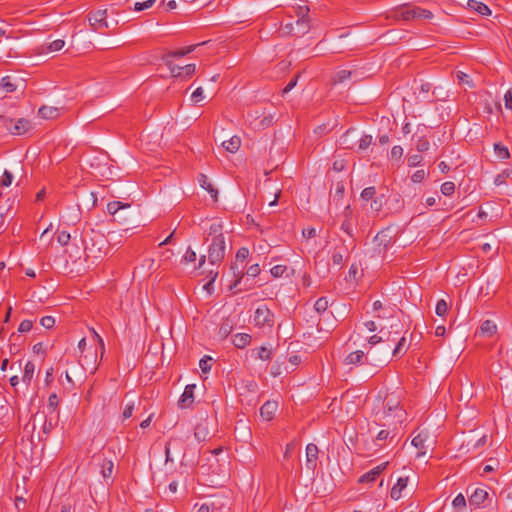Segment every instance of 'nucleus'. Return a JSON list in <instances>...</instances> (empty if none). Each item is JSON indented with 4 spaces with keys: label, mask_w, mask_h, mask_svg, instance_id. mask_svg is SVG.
Returning a JSON list of instances; mask_svg holds the SVG:
<instances>
[{
    "label": "nucleus",
    "mask_w": 512,
    "mask_h": 512,
    "mask_svg": "<svg viewBox=\"0 0 512 512\" xmlns=\"http://www.w3.org/2000/svg\"><path fill=\"white\" fill-rule=\"evenodd\" d=\"M3 127L15 136L24 135L33 128L30 120L26 118H19L16 121L12 118L3 119Z\"/></svg>",
    "instance_id": "nucleus-4"
},
{
    "label": "nucleus",
    "mask_w": 512,
    "mask_h": 512,
    "mask_svg": "<svg viewBox=\"0 0 512 512\" xmlns=\"http://www.w3.org/2000/svg\"><path fill=\"white\" fill-rule=\"evenodd\" d=\"M482 335L491 337L497 332V325L491 320H485L480 326Z\"/></svg>",
    "instance_id": "nucleus-27"
},
{
    "label": "nucleus",
    "mask_w": 512,
    "mask_h": 512,
    "mask_svg": "<svg viewBox=\"0 0 512 512\" xmlns=\"http://www.w3.org/2000/svg\"><path fill=\"white\" fill-rule=\"evenodd\" d=\"M13 181V175L10 171L4 170L2 179L0 181L1 187H9L12 184Z\"/></svg>",
    "instance_id": "nucleus-48"
},
{
    "label": "nucleus",
    "mask_w": 512,
    "mask_h": 512,
    "mask_svg": "<svg viewBox=\"0 0 512 512\" xmlns=\"http://www.w3.org/2000/svg\"><path fill=\"white\" fill-rule=\"evenodd\" d=\"M287 267L285 265H275L271 268L270 272L273 277L278 278L283 276V274L286 272Z\"/></svg>",
    "instance_id": "nucleus-51"
},
{
    "label": "nucleus",
    "mask_w": 512,
    "mask_h": 512,
    "mask_svg": "<svg viewBox=\"0 0 512 512\" xmlns=\"http://www.w3.org/2000/svg\"><path fill=\"white\" fill-rule=\"evenodd\" d=\"M251 336L247 333H238L233 337V344L236 348H245L251 342Z\"/></svg>",
    "instance_id": "nucleus-25"
},
{
    "label": "nucleus",
    "mask_w": 512,
    "mask_h": 512,
    "mask_svg": "<svg viewBox=\"0 0 512 512\" xmlns=\"http://www.w3.org/2000/svg\"><path fill=\"white\" fill-rule=\"evenodd\" d=\"M131 207L128 203H123L120 201H111L107 204V211L110 215L114 217L115 221L122 222L126 221V217H122L118 215V212L122 209H129Z\"/></svg>",
    "instance_id": "nucleus-13"
},
{
    "label": "nucleus",
    "mask_w": 512,
    "mask_h": 512,
    "mask_svg": "<svg viewBox=\"0 0 512 512\" xmlns=\"http://www.w3.org/2000/svg\"><path fill=\"white\" fill-rule=\"evenodd\" d=\"M209 235L213 236L212 243L208 249V261L215 265L222 262L225 257V237L220 223H212L209 228Z\"/></svg>",
    "instance_id": "nucleus-2"
},
{
    "label": "nucleus",
    "mask_w": 512,
    "mask_h": 512,
    "mask_svg": "<svg viewBox=\"0 0 512 512\" xmlns=\"http://www.w3.org/2000/svg\"><path fill=\"white\" fill-rule=\"evenodd\" d=\"M65 45V42L64 40L62 39H57V40H54L52 42H50L47 46V52H56V51H59L61 50Z\"/></svg>",
    "instance_id": "nucleus-45"
},
{
    "label": "nucleus",
    "mask_w": 512,
    "mask_h": 512,
    "mask_svg": "<svg viewBox=\"0 0 512 512\" xmlns=\"http://www.w3.org/2000/svg\"><path fill=\"white\" fill-rule=\"evenodd\" d=\"M40 324L46 329H51L55 324V319L52 316H44L40 319Z\"/></svg>",
    "instance_id": "nucleus-57"
},
{
    "label": "nucleus",
    "mask_w": 512,
    "mask_h": 512,
    "mask_svg": "<svg viewBox=\"0 0 512 512\" xmlns=\"http://www.w3.org/2000/svg\"><path fill=\"white\" fill-rule=\"evenodd\" d=\"M328 307L329 301L326 297L319 298L314 304V309L320 316L324 315L327 312Z\"/></svg>",
    "instance_id": "nucleus-34"
},
{
    "label": "nucleus",
    "mask_w": 512,
    "mask_h": 512,
    "mask_svg": "<svg viewBox=\"0 0 512 512\" xmlns=\"http://www.w3.org/2000/svg\"><path fill=\"white\" fill-rule=\"evenodd\" d=\"M372 136L365 134L360 136L359 135V141L357 143V149L358 150H365L372 144Z\"/></svg>",
    "instance_id": "nucleus-40"
},
{
    "label": "nucleus",
    "mask_w": 512,
    "mask_h": 512,
    "mask_svg": "<svg viewBox=\"0 0 512 512\" xmlns=\"http://www.w3.org/2000/svg\"><path fill=\"white\" fill-rule=\"evenodd\" d=\"M222 146L231 153H235L239 150L241 146V139L238 136H233L229 140L224 141Z\"/></svg>",
    "instance_id": "nucleus-26"
},
{
    "label": "nucleus",
    "mask_w": 512,
    "mask_h": 512,
    "mask_svg": "<svg viewBox=\"0 0 512 512\" xmlns=\"http://www.w3.org/2000/svg\"><path fill=\"white\" fill-rule=\"evenodd\" d=\"M211 361H212V358L209 356H204L199 361V367L203 373H208L211 370V366H212Z\"/></svg>",
    "instance_id": "nucleus-47"
},
{
    "label": "nucleus",
    "mask_w": 512,
    "mask_h": 512,
    "mask_svg": "<svg viewBox=\"0 0 512 512\" xmlns=\"http://www.w3.org/2000/svg\"><path fill=\"white\" fill-rule=\"evenodd\" d=\"M277 409L278 403L276 401L268 400L261 406L260 415L264 420L270 421L273 419Z\"/></svg>",
    "instance_id": "nucleus-19"
},
{
    "label": "nucleus",
    "mask_w": 512,
    "mask_h": 512,
    "mask_svg": "<svg viewBox=\"0 0 512 512\" xmlns=\"http://www.w3.org/2000/svg\"><path fill=\"white\" fill-rule=\"evenodd\" d=\"M504 102L506 109L512 110V88L505 93Z\"/></svg>",
    "instance_id": "nucleus-64"
},
{
    "label": "nucleus",
    "mask_w": 512,
    "mask_h": 512,
    "mask_svg": "<svg viewBox=\"0 0 512 512\" xmlns=\"http://www.w3.org/2000/svg\"><path fill=\"white\" fill-rule=\"evenodd\" d=\"M359 141V133L357 129L350 128L344 134L341 135L339 139L340 147L343 149L354 150L357 148V143Z\"/></svg>",
    "instance_id": "nucleus-8"
},
{
    "label": "nucleus",
    "mask_w": 512,
    "mask_h": 512,
    "mask_svg": "<svg viewBox=\"0 0 512 512\" xmlns=\"http://www.w3.org/2000/svg\"><path fill=\"white\" fill-rule=\"evenodd\" d=\"M94 461L95 465L100 469V474L103 476V478L112 477L114 470V463L112 462V460L102 457H96L94 458Z\"/></svg>",
    "instance_id": "nucleus-14"
},
{
    "label": "nucleus",
    "mask_w": 512,
    "mask_h": 512,
    "mask_svg": "<svg viewBox=\"0 0 512 512\" xmlns=\"http://www.w3.org/2000/svg\"><path fill=\"white\" fill-rule=\"evenodd\" d=\"M34 372H35V365H34V363L31 362V361H28L25 364L24 373H23V376H22V381L26 385H30V383H31V381L33 379V376H34Z\"/></svg>",
    "instance_id": "nucleus-28"
},
{
    "label": "nucleus",
    "mask_w": 512,
    "mask_h": 512,
    "mask_svg": "<svg viewBox=\"0 0 512 512\" xmlns=\"http://www.w3.org/2000/svg\"><path fill=\"white\" fill-rule=\"evenodd\" d=\"M395 342H396V346L393 350V356L403 355L408 348V346L406 345V338L404 336H402Z\"/></svg>",
    "instance_id": "nucleus-36"
},
{
    "label": "nucleus",
    "mask_w": 512,
    "mask_h": 512,
    "mask_svg": "<svg viewBox=\"0 0 512 512\" xmlns=\"http://www.w3.org/2000/svg\"><path fill=\"white\" fill-rule=\"evenodd\" d=\"M389 462H382L375 467L364 473L358 480H377V478H384V471L388 468Z\"/></svg>",
    "instance_id": "nucleus-10"
},
{
    "label": "nucleus",
    "mask_w": 512,
    "mask_h": 512,
    "mask_svg": "<svg viewBox=\"0 0 512 512\" xmlns=\"http://www.w3.org/2000/svg\"><path fill=\"white\" fill-rule=\"evenodd\" d=\"M500 463L497 459H489L486 464H481L474 470V477H485L488 473L497 471Z\"/></svg>",
    "instance_id": "nucleus-11"
},
{
    "label": "nucleus",
    "mask_w": 512,
    "mask_h": 512,
    "mask_svg": "<svg viewBox=\"0 0 512 512\" xmlns=\"http://www.w3.org/2000/svg\"><path fill=\"white\" fill-rule=\"evenodd\" d=\"M382 419H386L383 426H393V430H398L407 419V412L400 405L398 397L393 394L386 396L383 401Z\"/></svg>",
    "instance_id": "nucleus-1"
},
{
    "label": "nucleus",
    "mask_w": 512,
    "mask_h": 512,
    "mask_svg": "<svg viewBox=\"0 0 512 512\" xmlns=\"http://www.w3.org/2000/svg\"><path fill=\"white\" fill-rule=\"evenodd\" d=\"M84 242L86 258L101 259L109 248L106 237L99 232L93 231V236L90 238L89 242L86 240Z\"/></svg>",
    "instance_id": "nucleus-3"
},
{
    "label": "nucleus",
    "mask_w": 512,
    "mask_h": 512,
    "mask_svg": "<svg viewBox=\"0 0 512 512\" xmlns=\"http://www.w3.org/2000/svg\"><path fill=\"white\" fill-rule=\"evenodd\" d=\"M396 431L397 430H393V428L391 430L383 429L377 434L376 440L381 442L390 439V441H392L397 436Z\"/></svg>",
    "instance_id": "nucleus-38"
},
{
    "label": "nucleus",
    "mask_w": 512,
    "mask_h": 512,
    "mask_svg": "<svg viewBox=\"0 0 512 512\" xmlns=\"http://www.w3.org/2000/svg\"><path fill=\"white\" fill-rule=\"evenodd\" d=\"M59 404V398L58 396L53 393L48 398V409L51 410V412H54Z\"/></svg>",
    "instance_id": "nucleus-55"
},
{
    "label": "nucleus",
    "mask_w": 512,
    "mask_h": 512,
    "mask_svg": "<svg viewBox=\"0 0 512 512\" xmlns=\"http://www.w3.org/2000/svg\"><path fill=\"white\" fill-rule=\"evenodd\" d=\"M91 29L95 32L102 30L103 28H109L107 22V10H97L91 12L87 16Z\"/></svg>",
    "instance_id": "nucleus-7"
},
{
    "label": "nucleus",
    "mask_w": 512,
    "mask_h": 512,
    "mask_svg": "<svg viewBox=\"0 0 512 512\" xmlns=\"http://www.w3.org/2000/svg\"><path fill=\"white\" fill-rule=\"evenodd\" d=\"M71 236L66 231H60L57 235V241L60 245L65 246L69 243Z\"/></svg>",
    "instance_id": "nucleus-52"
},
{
    "label": "nucleus",
    "mask_w": 512,
    "mask_h": 512,
    "mask_svg": "<svg viewBox=\"0 0 512 512\" xmlns=\"http://www.w3.org/2000/svg\"><path fill=\"white\" fill-rule=\"evenodd\" d=\"M364 356L365 354L361 350L353 351L347 355V357L345 358V363L349 365L359 364L362 362Z\"/></svg>",
    "instance_id": "nucleus-31"
},
{
    "label": "nucleus",
    "mask_w": 512,
    "mask_h": 512,
    "mask_svg": "<svg viewBox=\"0 0 512 512\" xmlns=\"http://www.w3.org/2000/svg\"><path fill=\"white\" fill-rule=\"evenodd\" d=\"M196 388L195 384H189L185 387L184 392L182 393L178 405L180 408H189L194 402V390Z\"/></svg>",
    "instance_id": "nucleus-15"
},
{
    "label": "nucleus",
    "mask_w": 512,
    "mask_h": 512,
    "mask_svg": "<svg viewBox=\"0 0 512 512\" xmlns=\"http://www.w3.org/2000/svg\"><path fill=\"white\" fill-rule=\"evenodd\" d=\"M345 216H346V219L342 222L341 224V230L343 232H345L348 236L350 237H353V229H352V223L349 219V216L351 214V209H350V206L348 205L346 208H345Z\"/></svg>",
    "instance_id": "nucleus-29"
},
{
    "label": "nucleus",
    "mask_w": 512,
    "mask_h": 512,
    "mask_svg": "<svg viewBox=\"0 0 512 512\" xmlns=\"http://www.w3.org/2000/svg\"><path fill=\"white\" fill-rule=\"evenodd\" d=\"M319 449L316 444L309 443L306 446V468L314 470L317 466Z\"/></svg>",
    "instance_id": "nucleus-12"
},
{
    "label": "nucleus",
    "mask_w": 512,
    "mask_h": 512,
    "mask_svg": "<svg viewBox=\"0 0 512 512\" xmlns=\"http://www.w3.org/2000/svg\"><path fill=\"white\" fill-rule=\"evenodd\" d=\"M133 411H134V403L133 402H128L125 405L123 413H122L123 419L130 418L133 415Z\"/></svg>",
    "instance_id": "nucleus-62"
},
{
    "label": "nucleus",
    "mask_w": 512,
    "mask_h": 512,
    "mask_svg": "<svg viewBox=\"0 0 512 512\" xmlns=\"http://www.w3.org/2000/svg\"><path fill=\"white\" fill-rule=\"evenodd\" d=\"M423 158L419 154H413L408 157V165L410 167H416L421 164Z\"/></svg>",
    "instance_id": "nucleus-58"
},
{
    "label": "nucleus",
    "mask_w": 512,
    "mask_h": 512,
    "mask_svg": "<svg viewBox=\"0 0 512 512\" xmlns=\"http://www.w3.org/2000/svg\"><path fill=\"white\" fill-rule=\"evenodd\" d=\"M252 352L253 354L256 352V357L263 361L271 359L272 349L267 346H261L256 350H252Z\"/></svg>",
    "instance_id": "nucleus-37"
},
{
    "label": "nucleus",
    "mask_w": 512,
    "mask_h": 512,
    "mask_svg": "<svg viewBox=\"0 0 512 512\" xmlns=\"http://www.w3.org/2000/svg\"><path fill=\"white\" fill-rule=\"evenodd\" d=\"M203 44H205V42H203L201 44L190 45V46L178 49L176 51H168L167 53H165L162 56V61L165 63V65L171 66L173 58H181V57L193 52L197 46L203 45Z\"/></svg>",
    "instance_id": "nucleus-9"
},
{
    "label": "nucleus",
    "mask_w": 512,
    "mask_h": 512,
    "mask_svg": "<svg viewBox=\"0 0 512 512\" xmlns=\"http://www.w3.org/2000/svg\"><path fill=\"white\" fill-rule=\"evenodd\" d=\"M24 484H26V482H24ZM27 493V489H26V486L23 485V486H20L18 483L16 485V489H15V507L17 510H20V503H22L23 505L26 504V498L24 497V495Z\"/></svg>",
    "instance_id": "nucleus-22"
},
{
    "label": "nucleus",
    "mask_w": 512,
    "mask_h": 512,
    "mask_svg": "<svg viewBox=\"0 0 512 512\" xmlns=\"http://www.w3.org/2000/svg\"><path fill=\"white\" fill-rule=\"evenodd\" d=\"M38 114L43 119H55L59 116V109L56 107L42 106L39 108Z\"/></svg>",
    "instance_id": "nucleus-24"
},
{
    "label": "nucleus",
    "mask_w": 512,
    "mask_h": 512,
    "mask_svg": "<svg viewBox=\"0 0 512 512\" xmlns=\"http://www.w3.org/2000/svg\"><path fill=\"white\" fill-rule=\"evenodd\" d=\"M441 193L445 196H449L455 191V184L452 181H446L441 185Z\"/></svg>",
    "instance_id": "nucleus-46"
},
{
    "label": "nucleus",
    "mask_w": 512,
    "mask_h": 512,
    "mask_svg": "<svg viewBox=\"0 0 512 512\" xmlns=\"http://www.w3.org/2000/svg\"><path fill=\"white\" fill-rule=\"evenodd\" d=\"M249 256V249L241 247L236 253V261L244 262Z\"/></svg>",
    "instance_id": "nucleus-60"
},
{
    "label": "nucleus",
    "mask_w": 512,
    "mask_h": 512,
    "mask_svg": "<svg viewBox=\"0 0 512 512\" xmlns=\"http://www.w3.org/2000/svg\"><path fill=\"white\" fill-rule=\"evenodd\" d=\"M433 17L431 11L416 7V18L419 19H430Z\"/></svg>",
    "instance_id": "nucleus-56"
},
{
    "label": "nucleus",
    "mask_w": 512,
    "mask_h": 512,
    "mask_svg": "<svg viewBox=\"0 0 512 512\" xmlns=\"http://www.w3.org/2000/svg\"><path fill=\"white\" fill-rule=\"evenodd\" d=\"M156 0H147V1H144V2H137L135 3V7L134 9L136 11H143L145 9H148L150 7H152V5L154 4Z\"/></svg>",
    "instance_id": "nucleus-59"
},
{
    "label": "nucleus",
    "mask_w": 512,
    "mask_h": 512,
    "mask_svg": "<svg viewBox=\"0 0 512 512\" xmlns=\"http://www.w3.org/2000/svg\"><path fill=\"white\" fill-rule=\"evenodd\" d=\"M447 311H448L447 302L444 299L439 300L435 307V313L438 316L443 317L446 315Z\"/></svg>",
    "instance_id": "nucleus-43"
},
{
    "label": "nucleus",
    "mask_w": 512,
    "mask_h": 512,
    "mask_svg": "<svg viewBox=\"0 0 512 512\" xmlns=\"http://www.w3.org/2000/svg\"><path fill=\"white\" fill-rule=\"evenodd\" d=\"M233 330V326L232 324L229 322V321H224L220 328H219V336L222 338V339H225L226 337H228V335L232 332Z\"/></svg>",
    "instance_id": "nucleus-41"
},
{
    "label": "nucleus",
    "mask_w": 512,
    "mask_h": 512,
    "mask_svg": "<svg viewBox=\"0 0 512 512\" xmlns=\"http://www.w3.org/2000/svg\"><path fill=\"white\" fill-rule=\"evenodd\" d=\"M494 151L498 159L507 160L510 158V152L508 148L501 143L494 144Z\"/></svg>",
    "instance_id": "nucleus-33"
},
{
    "label": "nucleus",
    "mask_w": 512,
    "mask_h": 512,
    "mask_svg": "<svg viewBox=\"0 0 512 512\" xmlns=\"http://www.w3.org/2000/svg\"><path fill=\"white\" fill-rule=\"evenodd\" d=\"M177 69H178L177 76L189 77L195 73L196 66H195V64H188L184 67H177Z\"/></svg>",
    "instance_id": "nucleus-39"
},
{
    "label": "nucleus",
    "mask_w": 512,
    "mask_h": 512,
    "mask_svg": "<svg viewBox=\"0 0 512 512\" xmlns=\"http://www.w3.org/2000/svg\"><path fill=\"white\" fill-rule=\"evenodd\" d=\"M407 482H396L390 491V497L393 500H399L402 497V491L406 488Z\"/></svg>",
    "instance_id": "nucleus-35"
},
{
    "label": "nucleus",
    "mask_w": 512,
    "mask_h": 512,
    "mask_svg": "<svg viewBox=\"0 0 512 512\" xmlns=\"http://www.w3.org/2000/svg\"><path fill=\"white\" fill-rule=\"evenodd\" d=\"M198 181L200 186L205 189L212 198L217 199L218 191L213 187V185L209 182L208 177L205 174H200L198 177Z\"/></svg>",
    "instance_id": "nucleus-21"
},
{
    "label": "nucleus",
    "mask_w": 512,
    "mask_h": 512,
    "mask_svg": "<svg viewBox=\"0 0 512 512\" xmlns=\"http://www.w3.org/2000/svg\"><path fill=\"white\" fill-rule=\"evenodd\" d=\"M403 325L399 320H396L395 322L391 323L390 325V331L392 334L399 336L402 332Z\"/></svg>",
    "instance_id": "nucleus-63"
},
{
    "label": "nucleus",
    "mask_w": 512,
    "mask_h": 512,
    "mask_svg": "<svg viewBox=\"0 0 512 512\" xmlns=\"http://www.w3.org/2000/svg\"><path fill=\"white\" fill-rule=\"evenodd\" d=\"M376 189L374 186L366 187L361 192V199L364 201H369L375 198Z\"/></svg>",
    "instance_id": "nucleus-42"
},
{
    "label": "nucleus",
    "mask_w": 512,
    "mask_h": 512,
    "mask_svg": "<svg viewBox=\"0 0 512 512\" xmlns=\"http://www.w3.org/2000/svg\"><path fill=\"white\" fill-rule=\"evenodd\" d=\"M411 444L416 448V457L426 455L428 448L431 447L433 442L430 439L429 433L426 431H420L417 435L412 438Z\"/></svg>",
    "instance_id": "nucleus-6"
},
{
    "label": "nucleus",
    "mask_w": 512,
    "mask_h": 512,
    "mask_svg": "<svg viewBox=\"0 0 512 512\" xmlns=\"http://www.w3.org/2000/svg\"><path fill=\"white\" fill-rule=\"evenodd\" d=\"M386 234L384 233V231H381L379 232L375 238H374V241L379 245V246H383L384 248H387V246L389 245V242L390 240L389 239H386Z\"/></svg>",
    "instance_id": "nucleus-50"
},
{
    "label": "nucleus",
    "mask_w": 512,
    "mask_h": 512,
    "mask_svg": "<svg viewBox=\"0 0 512 512\" xmlns=\"http://www.w3.org/2000/svg\"><path fill=\"white\" fill-rule=\"evenodd\" d=\"M347 256V249L345 247H336L332 252V263L341 266Z\"/></svg>",
    "instance_id": "nucleus-23"
},
{
    "label": "nucleus",
    "mask_w": 512,
    "mask_h": 512,
    "mask_svg": "<svg viewBox=\"0 0 512 512\" xmlns=\"http://www.w3.org/2000/svg\"><path fill=\"white\" fill-rule=\"evenodd\" d=\"M33 327V322L31 320L25 319L21 321L18 327V332L25 333L29 332Z\"/></svg>",
    "instance_id": "nucleus-54"
},
{
    "label": "nucleus",
    "mask_w": 512,
    "mask_h": 512,
    "mask_svg": "<svg viewBox=\"0 0 512 512\" xmlns=\"http://www.w3.org/2000/svg\"><path fill=\"white\" fill-rule=\"evenodd\" d=\"M383 204H384V201H383V196L381 197H375L374 199H372V202L370 204V207L373 211L375 212H379L382 207H383Z\"/></svg>",
    "instance_id": "nucleus-53"
},
{
    "label": "nucleus",
    "mask_w": 512,
    "mask_h": 512,
    "mask_svg": "<svg viewBox=\"0 0 512 512\" xmlns=\"http://www.w3.org/2000/svg\"><path fill=\"white\" fill-rule=\"evenodd\" d=\"M488 492L482 488H475L469 496V504L474 507H480L488 499Z\"/></svg>",
    "instance_id": "nucleus-17"
},
{
    "label": "nucleus",
    "mask_w": 512,
    "mask_h": 512,
    "mask_svg": "<svg viewBox=\"0 0 512 512\" xmlns=\"http://www.w3.org/2000/svg\"><path fill=\"white\" fill-rule=\"evenodd\" d=\"M426 177V172L424 170H417L413 173L411 180L414 183H421Z\"/></svg>",
    "instance_id": "nucleus-61"
},
{
    "label": "nucleus",
    "mask_w": 512,
    "mask_h": 512,
    "mask_svg": "<svg viewBox=\"0 0 512 512\" xmlns=\"http://www.w3.org/2000/svg\"><path fill=\"white\" fill-rule=\"evenodd\" d=\"M467 6L469 9L477 12L478 14L482 15V16H489L491 15V10L490 8L482 3V2H479L477 0H468L467 1Z\"/></svg>",
    "instance_id": "nucleus-20"
},
{
    "label": "nucleus",
    "mask_w": 512,
    "mask_h": 512,
    "mask_svg": "<svg viewBox=\"0 0 512 512\" xmlns=\"http://www.w3.org/2000/svg\"><path fill=\"white\" fill-rule=\"evenodd\" d=\"M353 72L347 69L339 70L335 73L333 82L334 84L344 83L346 80L351 79Z\"/></svg>",
    "instance_id": "nucleus-32"
},
{
    "label": "nucleus",
    "mask_w": 512,
    "mask_h": 512,
    "mask_svg": "<svg viewBox=\"0 0 512 512\" xmlns=\"http://www.w3.org/2000/svg\"><path fill=\"white\" fill-rule=\"evenodd\" d=\"M308 13H309V8L308 6H299L297 11H296V14L298 16V20L296 21V24L298 26H301L302 29H301V33H306L309 29V17H308Z\"/></svg>",
    "instance_id": "nucleus-18"
},
{
    "label": "nucleus",
    "mask_w": 512,
    "mask_h": 512,
    "mask_svg": "<svg viewBox=\"0 0 512 512\" xmlns=\"http://www.w3.org/2000/svg\"><path fill=\"white\" fill-rule=\"evenodd\" d=\"M254 324L259 328L272 329L274 326V314L266 305L259 306L254 314Z\"/></svg>",
    "instance_id": "nucleus-5"
},
{
    "label": "nucleus",
    "mask_w": 512,
    "mask_h": 512,
    "mask_svg": "<svg viewBox=\"0 0 512 512\" xmlns=\"http://www.w3.org/2000/svg\"><path fill=\"white\" fill-rule=\"evenodd\" d=\"M0 87L7 93H12L17 89V85L11 76H5L0 80Z\"/></svg>",
    "instance_id": "nucleus-30"
},
{
    "label": "nucleus",
    "mask_w": 512,
    "mask_h": 512,
    "mask_svg": "<svg viewBox=\"0 0 512 512\" xmlns=\"http://www.w3.org/2000/svg\"><path fill=\"white\" fill-rule=\"evenodd\" d=\"M452 505L458 511H461L463 508H465L466 499H465L464 495L461 493L458 494L452 501Z\"/></svg>",
    "instance_id": "nucleus-44"
},
{
    "label": "nucleus",
    "mask_w": 512,
    "mask_h": 512,
    "mask_svg": "<svg viewBox=\"0 0 512 512\" xmlns=\"http://www.w3.org/2000/svg\"><path fill=\"white\" fill-rule=\"evenodd\" d=\"M430 143L425 137H420L416 142L418 152H425L429 149Z\"/></svg>",
    "instance_id": "nucleus-49"
},
{
    "label": "nucleus",
    "mask_w": 512,
    "mask_h": 512,
    "mask_svg": "<svg viewBox=\"0 0 512 512\" xmlns=\"http://www.w3.org/2000/svg\"><path fill=\"white\" fill-rule=\"evenodd\" d=\"M393 18L395 20L409 21L416 19V7L402 6L394 10Z\"/></svg>",
    "instance_id": "nucleus-16"
}]
</instances>
